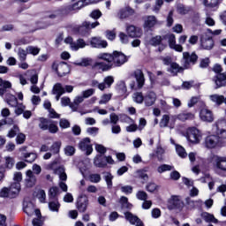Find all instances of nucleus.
Wrapping results in <instances>:
<instances>
[{
  "instance_id": "nucleus-50",
  "label": "nucleus",
  "mask_w": 226,
  "mask_h": 226,
  "mask_svg": "<svg viewBox=\"0 0 226 226\" xmlns=\"http://www.w3.org/2000/svg\"><path fill=\"white\" fill-rule=\"evenodd\" d=\"M211 102H214V103H217V105H222L223 103L224 97L223 95H218V94H212L210 95Z\"/></svg>"
},
{
  "instance_id": "nucleus-56",
  "label": "nucleus",
  "mask_w": 226,
  "mask_h": 226,
  "mask_svg": "<svg viewBox=\"0 0 226 226\" xmlns=\"http://www.w3.org/2000/svg\"><path fill=\"white\" fill-rule=\"evenodd\" d=\"M26 52H28V54H32V56H38L40 54V48L28 46L26 48Z\"/></svg>"
},
{
  "instance_id": "nucleus-35",
  "label": "nucleus",
  "mask_w": 226,
  "mask_h": 226,
  "mask_svg": "<svg viewBox=\"0 0 226 226\" xmlns=\"http://www.w3.org/2000/svg\"><path fill=\"white\" fill-rule=\"evenodd\" d=\"M94 163L95 167H99V168H103V167L107 166V162H105V157H103L102 155H97L94 159Z\"/></svg>"
},
{
  "instance_id": "nucleus-18",
  "label": "nucleus",
  "mask_w": 226,
  "mask_h": 226,
  "mask_svg": "<svg viewBox=\"0 0 226 226\" xmlns=\"http://www.w3.org/2000/svg\"><path fill=\"white\" fill-rule=\"evenodd\" d=\"M52 93L56 95V102H59V98H61L66 91H64V87H63L61 83H56L53 87Z\"/></svg>"
},
{
  "instance_id": "nucleus-28",
  "label": "nucleus",
  "mask_w": 226,
  "mask_h": 226,
  "mask_svg": "<svg viewBox=\"0 0 226 226\" xmlns=\"http://www.w3.org/2000/svg\"><path fill=\"white\" fill-rule=\"evenodd\" d=\"M145 105L147 107H151V105H154V102H156V94L154 92H149L144 98Z\"/></svg>"
},
{
  "instance_id": "nucleus-40",
  "label": "nucleus",
  "mask_w": 226,
  "mask_h": 226,
  "mask_svg": "<svg viewBox=\"0 0 226 226\" xmlns=\"http://www.w3.org/2000/svg\"><path fill=\"white\" fill-rule=\"evenodd\" d=\"M39 128L43 131L49 130V126L50 124V120L47 118H40Z\"/></svg>"
},
{
  "instance_id": "nucleus-42",
  "label": "nucleus",
  "mask_w": 226,
  "mask_h": 226,
  "mask_svg": "<svg viewBox=\"0 0 226 226\" xmlns=\"http://www.w3.org/2000/svg\"><path fill=\"white\" fill-rule=\"evenodd\" d=\"M132 100L135 103H143L144 102V94L141 92H135L132 94Z\"/></svg>"
},
{
  "instance_id": "nucleus-59",
  "label": "nucleus",
  "mask_w": 226,
  "mask_h": 226,
  "mask_svg": "<svg viewBox=\"0 0 226 226\" xmlns=\"http://www.w3.org/2000/svg\"><path fill=\"white\" fill-rule=\"evenodd\" d=\"M90 183H100L102 181V177L100 174H92L88 177Z\"/></svg>"
},
{
  "instance_id": "nucleus-6",
  "label": "nucleus",
  "mask_w": 226,
  "mask_h": 226,
  "mask_svg": "<svg viewBox=\"0 0 226 226\" xmlns=\"http://www.w3.org/2000/svg\"><path fill=\"white\" fill-rule=\"evenodd\" d=\"M213 132L216 133L220 139H226V120H218L213 126Z\"/></svg>"
},
{
  "instance_id": "nucleus-3",
  "label": "nucleus",
  "mask_w": 226,
  "mask_h": 226,
  "mask_svg": "<svg viewBox=\"0 0 226 226\" xmlns=\"http://www.w3.org/2000/svg\"><path fill=\"white\" fill-rule=\"evenodd\" d=\"M135 80H131L129 83V87L132 91H137L139 89H142L144 87V84L146 82V79L144 78V72L140 70H136L133 72Z\"/></svg>"
},
{
  "instance_id": "nucleus-10",
  "label": "nucleus",
  "mask_w": 226,
  "mask_h": 226,
  "mask_svg": "<svg viewBox=\"0 0 226 226\" xmlns=\"http://www.w3.org/2000/svg\"><path fill=\"white\" fill-rule=\"evenodd\" d=\"M176 117H169V115H163L160 122V127L167 128L168 126L172 130V128L176 126Z\"/></svg>"
},
{
  "instance_id": "nucleus-26",
  "label": "nucleus",
  "mask_w": 226,
  "mask_h": 226,
  "mask_svg": "<svg viewBox=\"0 0 226 226\" xmlns=\"http://www.w3.org/2000/svg\"><path fill=\"white\" fill-rule=\"evenodd\" d=\"M176 117L179 121H182L183 123H185V121H192V119H195V114L192 112H184V113L178 114Z\"/></svg>"
},
{
  "instance_id": "nucleus-58",
  "label": "nucleus",
  "mask_w": 226,
  "mask_h": 226,
  "mask_svg": "<svg viewBox=\"0 0 226 226\" xmlns=\"http://www.w3.org/2000/svg\"><path fill=\"white\" fill-rule=\"evenodd\" d=\"M0 197L2 199H10V189L7 187H4L0 190Z\"/></svg>"
},
{
  "instance_id": "nucleus-51",
  "label": "nucleus",
  "mask_w": 226,
  "mask_h": 226,
  "mask_svg": "<svg viewBox=\"0 0 226 226\" xmlns=\"http://www.w3.org/2000/svg\"><path fill=\"white\" fill-rule=\"evenodd\" d=\"M168 72H171L173 76L177 75V73L181 72V68L179 67V64H177V63H172Z\"/></svg>"
},
{
  "instance_id": "nucleus-47",
  "label": "nucleus",
  "mask_w": 226,
  "mask_h": 226,
  "mask_svg": "<svg viewBox=\"0 0 226 226\" xmlns=\"http://www.w3.org/2000/svg\"><path fill=\"white\" fill-rule=\"evenodd\" d=\"M112 100V94H104L101 96V100L99 101V105H105L109 103Z\"/></svg>"
},
{
  "instance_id": "nucleus-33",
  "label": "nucleus",
  "mask_w": 226,
  "mask_h": 226,
  "mask_svg": "<svg viewBox=\"0 0 226 226\" xmlns=\"http://www.w3.org/2000/svg\"><path fill=\"white\" fill-rule=\"evenodd\" d=\"M36 210L37 209H34V204H33V202L24 203V211L28 216H31L34 213H36Z\"/></svg>"
},
{
  "instance_id": "nucleus-30",
  "label": "nucleus",
  "mask_w": 226,
  "mask_h": 226,
  "mask_svg": "<svg viewBox=\"0 0 226 226\" xmlns=\"http://www.w3.org/2000/svg\"><path fill=\"white\" fill-rule=\"evenodd\" d=\"M82 102H84V96L77 95L74 98L73 102L70 104V109H72L73 112H76V110L79 109V105H80Z\"/></svg>"
},
{
  "instance_id": "nucleus-19",
  "label": "nucleus",
  "mask_w": 226,
  "mask_h": 226,
  "mask_svg": "<svg viewBox=\"0 0 226 226\" xmlns=\"http://www.w3.org/2000/svg\"><path fill=\"white\" fill-rule=\"evenodd\" d=\"M205 146L208 149H214V147H218V137L215 135H210L205 139Z\"/></svg>"
},
{
  "instance_id": "nucleus-8",
  "label": "nucleus",
  "mask_w": 226,
  "mask_h": 226,
  "mask_svg": "<svg viewBox=\"0 0 226 226\" xmlns=\"http://www.w3.org/2000/svg\"><path fill=\"white\" fill-rule=\"evenodd\" d=\"M64 43H67L71 46L72 50H79V49H84L87 44L84 39H78L76 42H73V38L67 37L64 40Z\"/></svg>"
},
{
  "instance_id": "nucleus-4",
  "label": "nucleus",
  "mask_w": 226,
  "mask_h": 226,
  "mask_svg": "<svg viewBox=\"0 0 226 226\" xmlns=\"http://www.w3.org/2000/svg\"><path fill=\"white\" fill-rule=\"evenodd\" d=\"M185 137L191 144H200L204 134L197 127H189L186 131Z\"/></svg>"
},
{
  "instance_id": "nucleus-43",
  "label": "nucleus",
  "mask_w": 226,
  "mask_h": 226,
  "mask_svg": "<svg viewBox=\"0 0 226 226\" xmlns=\"http://www.w3.org/2000/svg\"><path fill=\"white\" fill-rule=\"evenodd\" d=\"M6 102L11 107H17V105H19L17 97H15V95L8 94L6 96Z\"/></svg>"
},
{
  "instance_id": "nucleus-61",
  "label": "nucleus",
  "mask_w": 226,
  "mask_h": 226,
  "mask_svg": "<svg viewBox=\"0 0 226 226\" xmlns=\"http://www.w3.org/2000/svg\"><path fill=\"white\" fill-rule=\"evenodd\" d=\"M0 87H3L4 89H10L11 88V82L0 78Z\"/></svg>"
},
{
  "instance_id": "nucleus-37",
  "label": "nucleus",
  "mask_w": 226,
  "mask_h": 226,
  "mask_svg": "<svg viewBox=\"0 0 226 226\" xmlns=\"http://www.w3.org/2000/svg\"><path fill=\"white\" fill-rule=\"evenodd\" d=\"M35 215L37 216L32 222L34 226H41L43 225V220H41V213L40 210H35Z\"/></svg>"
},
{
  "instance_id": "nucleus-57",
  "label": "nucleus",
  "mask_w": 226,
  "mask_h": 226,
  "mask_svg": "<svg viewBox=\"0 0 226 226\" xmlns=\"http://www.w3.org/2000/svg\"><path fill=\"white\" fill-rule=\"evenodd\" d=\"M37 199L39 200L40 202L45 203V200L47 199V194L45 193V191L39 190L37 192Z\"/></svg>"
},
{
  "instance_id": "nucleus-25",
  "label": "nucleus",
  "mask_w": 226,
  "mask_h": 226,
  "mask_svg": "<svg viewBox=\"0 0 226 226\" xmlns=\"http://www.w3.org/2000/svg\"><path fill=\"white\" fill-rule=\"evenodd\" d=\"M135 13V11L130 7H125L122 10H120L117 13L118 19H128V17H131V15H133Z\"/></svg>"
},
{
  "instance_id": "nucleus-7",
  "label": "nucleus",
  "mask_w": 226,
  "mask_h": 226,
  "mask_svg": "<svg viewBox=\"0 0 226 226\" xmlns=\"http://www.w3.org/2000/svg\"><path fill=\"white\" fill-rule=\"evenodd\" d=\"M97 26H100V22L98 21L94 23L85 21L81 26H76L75 31L78 32L79 34H81V36H84V34H86L89 29H94V27H97Z\"/></svg>"
},
{
  "instance_id": "nucleus-12",
  "label": "nucleus",
  "mask_w": 226,
  "mask_h": 226,
  "mask_svg": "<svg viewBox=\"0 0 226 226\" xmlns=\"http://www.w3.org/2000/svg\"><path fill=\"white\" fill-rule=\"evenodd\" d=\"M200 119L205 123H213L215 121L213 111L206 108L201 109L200 111Z\"/></svg>"
},
{
  "instance_id": "nucleus-55",
  "label": "nucleus",
  "mask_w": 226,
  "mask_h": 226,
  "mask_svg": "<svg viewBox=\"0 0 226 226\" xmlns=\"http://www.w3.org/2000/svg\"><path fill=\"white\" fill-rule=\"evenodd\" d=\"M120 204L123 207H125V209H132V205L128 202V199L124 196H122L120 199Z\"/></svg>"
},
{
  "instance_id": "nucleus-27",
  "label": "nucleus",
  "mask_w": 226,
  "mask_h": 226,
  "mask_svg": "<svg viewBox=\"0 0 226 226\" xmlns=\"http://www.w3.org/2000/svg\"><path fill=\"white\" fill-rule=\"evenodd\" d=\"M215 45V42L213 41V39L211 37H208L206 39V37H201V47L205 49V50H211Z\"/></svg>"
},
{
  "instance_id": "nucleus-38",
  "label": "nucleus",
  "mask_w": 226,
  "mask_h": 226,
  "mask_svg": "<svg viewBox=\"0 0 226 226\" xmlns=\"http://www.w3.org/2000/svg\"><path fill=\"white\" fill-rule=\"evenodd\" d=\"M203 4L206 8H216L220 4V0H203Z\"/></svg>"
},
{
  "instance_id": "nucleus-16",
  "label": "nucleus",
  "mask_w": 226,
  "mask_h": 226,
  "mask_svg": "<svg viewBox=\"0 0 226 226\" xmlns=\"http://www.w3.org/2000/svg\"><path fill=\"white\" fill-rule=\"evenodd\" d=\"M183 59H184V68H190V64H193L195 61H197V55L192 54L188 52L183 53Z\"/></svg>"
},
{
  "instance_id": "nucleus-9",
  "label": "nucleus",
  "mask_w": 226,
  "mask_h": 226,
  "mask_svg": "<svg viewBox=\"0 0 226 226\" xmlns=\"http://www.w3.org/2000/svg\"><path fill=\"white\" fill-rule=\"evenodd\" d=\"M128 62V56L123 52L114 51L113 52V66H123L124 63Z\"/></svg>"
},
{
  "instance_id": "nucleus-23",
  "label": "nucleus",
  "mask_w": 226,
  "mask_h": 226,
  "mask_svg": "<svg viewBox=\"0 0 226 226\" xmlns=\"http://www.w3.org/2000/svg\"><path fill=\"white\" fill-rule=\"evenodd\" d=\"M34 185H36V176H34V173L31 170H28L26 171V186L27 188H33Z\"/></svg>"
},
{
  "instance_id": "nucleus-41",
  "label": "nucleus",
  "mask_w": 226,
  "mask_h": 226,
  "mask_svg": "<svg viewBox=\"0 0 226 226\" xmlns=\"http://www.w3.org/2000/svg\"><path fill=\"white\" fill-rule=\"evenodd\" d=\"M61 141H55L51 147H50V151L53 154H59V151H61Z\"/></svg>"
},
{
  "instance_id": "nucleus-1",
  "label": "nucleus",
  "mask_w": 226,
  "mask_h": 226,
  "mask_svg": "<svg viewBox=\"0 0 226 226\" xmlns=\"http://www.w3.org/2000/svg\"><path fill=\"white\" fill-rule=\"evenodd\" d=\"M97 59H101L102 61H106V63L103 62H97L94 64L95 68H98L99 70H102V72H109V70H110L113 66L112 64L113 60H114V53L110 54V53H100L99 55H97Z\"/></svg>"
},
{
  "instance_id": "nucleus-29",
  "label": "nucleus",
  "mask_w": 226,
  "mask_h": 226,
  "mask_svg": "<svg viewBox=\"0 0 226 226\" xmlns=\"http://www.w3.org/2000/svg\"><path fill=\"white\" fill-rule=\"evenodd\" d=\"M162 41H163V38H162L160 35H157L150 40V45H153L154 47L161 45L159 47V52H162V50L165 49V45L162 44Z\"/></svg>"
},
{
  "instance_id": "nucleus-54",
  "label": "nucleus",
  "mask_w": 226,
  "mask_h": 226,
  "mask_svg": "<svg viewBox=\"0 0 226 226\" xmlns=\"http://www.w3.org/2000/svg\"><path fill=\"white\" fill-rule=\"evenodd\" d=\"M59 194V188L56 186H53L49 191V199H56Z\"/></svg>"
},
{
  "instance_id": "nucleus-36",
  "label": "nucleus",
  "mask_w": 226,
  "mask_h": 226,
  "mask_svg": "<svg viewBox=\"0 0 226 226\" xmlns=\"http://www.w3.org/2000/svg\"><path fill=\"white\" fill-rule=\"evenodd\" d=\"M155 25H156V17L148 16L145 20L144 26L147 27L148 29H151V27H154Z\"/></svg>"
},
{
  "instance_id": "nucleus-49",
  "label": "nucleus",
  "mask_w": 226,
  "mask_h": 226,
  "mask_svg": "<svg viewBox=\"0 0 226 226\" xmlns=\"http://www.w3.org/2000/svg\"><path fill=\"white\" fill-rule=\"evenodd\" d=\"M102 0H80L79 1V8H84V6H89V4H96Z\"/></svg>"
},
{
  "instance_id": "nucleus-21",
  "label": "nucleus",
  "mask_w": 226,
  "mask_h": 226,
  "mask_svg": "<svg viewBox=\"0 0 226 226\" xmlns=\"http://www.w3.org/2000/svg\"><path fill=\"white\" fill-rule=\"evenodd\" d=\"M126 33L131 38H139L142 36V30L135 27V26H129L126 27Z\"/></svg>"
},
{
  "instance_id": "nucleus-48",
  "label": "nucleus",
  "mask_w": 226,
  "mask_h": 226,
  "mask_svg": "<svg viewBox=\"0 0 226 226\" xmlns=\"http://www.w3.org/2000/svg\"><path fill=\"white\" fill-rule=\"evenodd\" d=\"M176 151L180 158H186V156H188V154H186V150L181 145H176Z\"/></svg>"
},
{
  "instance_id": "nucleus-11",
  "label": "nucleus",
  "mask_w": 226,
  "mask_h": 226,
  "mask_svg": "<svg viewBox=\"0 0 226 226\" xmlns=\"http://www.w3.org/2000/svg\"><path fill=\"white\" fill-rule=\"evenodd\" d=\"M79 147L81 151L86 153L87 156L93 153V145L91 144V139L89 138H85L83 139L79 143Z\"/></svg>"
},
{
  "instance_id": "nucleus-5",
  "label": "nucleus",
  "mask_w": 226,
  "mask_h": 226,
  "mask_svg": "<svg viewBox=\"0 0 226 226\" xmlns=\"http://www.w3.org/2000/svg\"><path fill=\"white\" fill-rule=\"evenodd\" d=\"M52 70L56 72L58 77H65L70 73V65L66 62H55L52 64Z\"/></svg>"
},
{
  "instance_id": "nucleus-62",
  "label": "nucleus",
  "mask_w": 226,
  "mask_h": 226,
  "mask_svg": "<svg viewBox=\"0 0 226 226\" xmlns=\"http://www.w3.org/2000/svg\"><path fill=\"white\" fill-rule=\"evenodd\" d=\"M136 198L138 200H147V193L144 191H139L136 193Z\"/></svg>"
},
{
  "instance_id": "nucleus-32",
  "label": "nucleus",
  "mask_w": 226,
  "mask_h": 226,
  "mask_svg": "<svg viewBox=\"0 0 226 226\" xmlns=\"http://www.w3.org/2000/svg\"><path fill=\"white\" fill-rule=\"evenodd\" d=\"M201 218H203L207 223H218V219L215 218V215L207 212L201 213Z\"/></svg>"
},
{
  "instance_id": "nucleus-34",
  "label": "nucleus",
  "mask_w": 226,
  "mask_h": 226,
  "mask_svg": "<svg viewBox=\"0 0 226 226\" xmlns=\"http://www.w3.org/2000/svg\"><path fill=\"white\" fill-rule=\"evenodd\" d=\"M55 174L59 177L60 181H66L68 179V176L66 175L64 167H59L55 170Z\"/></svg>"
},
{
  "instance_id": "nucleus-44",
  "label": "nucleus",
  "mask_w": 226,
  "mask_h": 226,
  "mask_svg": "<svg viewBox=\"0 0 226 226\" xmlns=\"http://www.w3.org/2000/svg\"><path fill=\"white\" fill-rule=\"evenodd\" d=\"M23 158H25V162H27L28 163H33V162L36 160L37 156L34 153H25L23 154Z\"/></svg>"
},
{
  "instance_id": "nucleus-60",
  "label": "nucleus",
  "mask_w": 226,
  "mask_h": 226,
  "mask_svg": "<svg viewBox=\"0 0 226 226\" xmlns=\"http://www.w3.org/2000/svg\"><path fill=\"white\" fill-rule=\"evenodd\" d=\"M48 130H49V133H57L59 128L57 127V125H56V124H54V122H52L50 120Z\"/></svg>"
},
{
  "instance_id": "nucleus-46",
  "label": "nucleus",
  "mask_w": 226,
  "mask_h": 226,
  "mask_svg": "<svg viewBox=\"0 0 226 226\" xmlns=\"http://www.w3.org/2000/svg\"><path fill=\"white\" fill-rule=\"evenodd\" d=\"M59 207H61V205L59 204V201H57V200L50 201L49 203V211L58 213L59 212Z\"/></svg>"
},
{
  "instance_id": "nucleus-13",
  "label": "nucleus",
  "mask_w": 226,
  "mask_h": 226,
  "mask_svg": "<svg viewBox=\"0 0 226 226\" xmlns=\"http://www.w3.org/2000/svg\"><path fill=\"white\" fill-rule=\"evenodd\" d=\"M89 43L93 49H107L109 43L101 37H92Z\"/></svg>"
},
{
  "instance_id": "nucleus-39",
  "label": "nucleus",
  "mask_w": 226,
  "mask_h": 226,
  "mask_svg": "<svg viewBox=\"0 0 226 226\" xmlns=\"http://www.w3.org/2000/svg\"><path fill=\"white\" fill-rule=\"evenodd\" d=\"M170 170H174V166L169 164H162L157 168L159 174H163V172H169Z\"/></svg>"
},
{
  "instance_id": "nucleus-22",
  "label": "nucleus",
  "mask_w": 226,
  "mask_h": 226,
  "mask_svg": "<svg viewBox=\"0 0 226 226\" xmlns=\"http://www.w3.org/2000/svg\"><path fill=\"white\" fill-rule=\"evenodd\" d=\"M213 81L215 84V88L218 89V87H223V86H226V72L217 74Z\"/></svg>"
},
{
  "instance_id": "nucleus-52",
  "label": "nucleus",
  "mask_w": 226,
  "mask_h": 226,
  "mask_svg": "<svg viewBox=\"0 0 226 226\" xmlns=\"http://www.w3.org/2000/svg\"><path fill=\"white\" fill-rule=\"evenodd\" d=\"M76 66H89L93 64V60L91 58H83L80 62H75Z\"/></svg>"
},
{
  "instance_id": "nucleus-63",
  "label": "nucleus",
  "mask_w": 226,
  "mask_h": 226,
  "mask_svg": "<svg viewBox=\"0 0 226 226\" xmlns=\"http://www.w3.org/2000/svg\"><path fill=\"white\" fill-rule=\"evenodd\" d=\"M114 177H112V174L110 173H106L104 176V179L107 183L108 188H112V179Z\"/></svg>"
},
{
  "instance_id": "nucleus-14",
  "label": "nucleus",
  "mask_w": 226,
  "mask_h": 226,
  "mask_svg": "<svg viewBox=\"0 0 226 226\" xmlns=\"http://www.w3.org/2000/svg\"><path fill=\"white\" fill-rule=\"evenodd\" d=\"M166 40L169 41V46L176 50L177 52H183V46L180 44H176V35L174 34H169L164 36Z\"/></svg>"
},
{
  "instance_id": "nucleus-15",
  "label": "nucleus",
  "mask_w": 226,
  "mask_h": 226,
  "mask_svg": "<svg viewBox=\"0 0 226 226\" xmlns=\"http://www.w3.org/2000/svg\"><path fill=\"white\" fill-rule=\"evenodd\" d=\"M124 217L125 220L131 223V225L144 226L142 221H140L137 215L132 214L131 212H125Z\"/></svg>"
},
{
  "instance_id": "nucleus-24",
  "label": "nucleus",
  "mask_w": 226,
  "mask_h": 226,
  "mask_svg": "<svg viewBox=\"0 0 226 226\" xmlns=\"http://www.w3.org/2000/svg\"><path fill=\"white\" fill-rule=\"evenodd\" d=\"M10 192V199H15V197L19 196L20 193V183H12L9 189Z\"/></svg>"
},
{
  "instance_id": "nucleus-2",
  "label": "nucleus",
  "mask_w": 226,
  "mask_h": 226,
  "mask_svg": "<svg viewBox=\"0 0 226 226\" xmlns=\"http://www.w3.org/2000/svg\"><path fill=\"white\" fill-rule=\"evenodd\" d=\"M209 163H215V172L219 176H226V157L212 154L208 157Z\"/></svg>"
},
{
  "instance_id": "nucleus-53",
  "label": "nucleus",
  "mask_w": 226,
  "mask_h": 226,
  "mask_svg": "<svg viewBox=\"0 0 226 226\" xmlns=\"http://www.w3.org/2000/svg\"><path fill=\"white\" fill-rule=\"evenodd\" d=\"M4 161L6 169H13V165H15V159H13V157L5 156Z\"/></svg>"
},
{
  "instance_id": "nucleus-20",
  "label": "nucleus",
  "mask_w": 226,
  "mask_h": 226,
  "mask_svg": "<svg viewBox=\"0 0 226 226\" xmlns=\"http://www.w3.org/2000/svg\"><path fill=\"white\" fill-rule=\"evenodd\" d=\"M116 91L119 96H124L126 98L128 96V88L126 87V83L124 81H118L116 86Z\"/></svg>"
},
{
  "instance_id": "nucleus-17",
  "label": "nucleus",
  "mask_w": 226,
  "mask_h": 226,
  "mask_svg": "<svg viewBox=\"0 0 226 226\" xmlns=\"http://www.w3.org/2000/svg\"><path fill=\"white\" fill-rule=\"evenodd\" d=\"M181 199L179 196H171L168 200V209H176L177 207H181Z\"/></svg>"
},
{
  "instance_id": "nucleus-45",
  "label": "nucleus",
  "mask_w": 226,
  "mask_h": 226,
  "mask_svg": "<svg viewBox=\"0 0 226 226\" xmlns=\"http://www.w3.org/2000/svg\"><path fill=\"white\" fill-rule=\"evenodd\" d=\"M27 54H29L27 52V49H26L22 48L18 49V56H19V61H26V59H27Z\"/></svg>"
},
{
  "instance_id": "nucleus-31",
  "label": "nucleus",
  "mask_w": 226,
  "mask_h": 226,
  "mask_svg": "<svg viewBox=\"0 0 226 226\" xmlns=\"http://www.w3.org/2000/svg\"><path fill=\"white\" fill-rule=\"evenodd\" d=\"M186 204L189 209H195L197 207H202V201L200 200H192L190 198H186Z\"/></svg>"
},
{
  "instance_id": "nucleus-64",
  "label": "nucleus",
  "mask_w": 226,
  "mask_h": 226,
  "mask_svg": "<svg viewBox=\"0 0 226 226\" xmlns=\"http://www.w3.org/2000/svg\"><path fill=\"white\" fill-rule=\"evenodd\" d=\"M146 190L147 192L153 193V192H156V190H158V186L154 183H150L146 186Z\"/></svg>"
}]
</instances>
